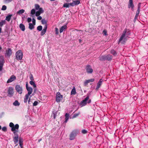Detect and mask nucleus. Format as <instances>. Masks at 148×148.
Masks as SVG:
<instances>
[{
  "instance_id": "nucleus-14",
  "label": "nucleus",
  "mask_w": 148,
  "mask_h": 148,
  "mask_svg": "<svg viewBox=\"0 0 148 148\" xmlns=\"http://www.w3.org/2000/svg\"><path fill=\"white\" fill-rule=\"evenodd\" d=\"M14 135L15 136L14 137L13 140L15 144H16L18 141V136L16 134V132L15 134H14Z\"/></svg>"
},
{
  "instance_id": "nucleus-12",
  "label": "nucleus",
  "mask_w": 148,
  "mask_h": 148,
  "mask_svg": "<svg viewBox=\"0 0 148 148\" xmlns=\"http://www.w3.org/2000/svg\"><path fill=\"white\" fill-rule=\"evenodd\" d=\"M12 50L10 48H8L6 51L5 56L8 57L10 56L12 54Z\"/></svg>"
},
{
  "instance_id": "nucleus-31",
  "label": "nucleus",
  "mask_w": 148,
  "mask_h": 148,
  "mask_svg": "<svg viewBox=\"0 0 148 148\" xmlns=\"http://www.w3.org/2000/svg\"><path fill=\"white\" fill-rule=\"evenodd\" d=\"M57 112L56 111H53V114L52 115V116H53V118L55 119L56 117V114H57Z\"/></svg>"
},
{
  "instance_id": "nucleus-53",
  "label": "nucleus",
  "mask_w": 148,
  "mask_h": 148,
  "mask_svg": "<svg viewBox=\"0 0 148 148\" xmlns=\"http://www.w3.org/2000/svg\"><path fill=\"white\" fill-rule=\"evenodd\" d=\"M30 79L31 81H33L34 80V77L32 74H31L30 76Z\"/></svg>"
},
{
  "instance_id": "nucleus-16",
  "label": "nucleus",
  "mask_w": 148,
  "mask_h": 148,
  "mask_svg": "<svg viewBox=\"0 0 148 148\" xmlns=\"http://www.w3.org/2000/svg\"><path fill=\"white\" fill-rule=\"evenodd\" d=\"M94 80L95 79H90L86 80L84 82V84L85 86H86L89 82H93L94 81Z\"/></svg>"
},
{
  "instance_id": "nucleus-57",
  "label": "nucleus",
  "mask_w": 148,
  "mask_h": 148,
  "mask_svg": "<svg viewBox=\"0 0 148 148\" xmlns=\"http://www.w3.org/2000/svg\"><path fill=\"white\" fill-rule=\"evenodd\" d=\"M34 88V93H36V92L37 91V89L36 88V87L35 88Z\"/></svg>"
},
{
  "instance_id": "nucleus-7",
  "label": "nucleus",
  "mask_w": 148,
  "mask_h": 148,
  "mask_svg": "<svg viewBox=\"0 0 148 148\" xmlns=\"http://www.w3.org/2000/svg\"><path fill=\"white\" fill-rule=\"evenodd\" d=\"M78 133V131L77 130H74L73 131L70 135V139L71 140H74Z\"/></svg>"
},
{
  "instance_id": "nucleus-6",
  "label": "nucleus",
  "mask_w": 148,
  "mask_h": 148,
  "mask_svg": "<svg viewBox=\"0 0 148 148\" xmlns=\"http://www.w3.org/2000/svg\"><path fill=\"white\" fill-rule=\"evenodd\" d=\"M14 89L11 86H10L8 88L7 92L8 93V96L9 97H11L13 96L14 94Z\"/></svg>"
},
{
  "instance_id": "nucleus-51",
  "label": "nucleus",
  "mask_w": 148,
  "mask_h": 148,
  "mask_svg": "<svg viewBox=\"0 0 148 148\" xmlns=\"http://www.w3.org/2000/svg\"><path fill=\"white\" fill-rule=\"evenodd\" d=\"M87 132V131L85 130H82V133L83 134H86Z\"/></svg>"
},
{
  "instance_id": "nucleus-54",
  "label": "nucleus",
  "mask_w": 148,
  "mask_h": 148,
  "mask_svg": "<svg viewBox=\"0 0 148 148\" xmlns=\"http://www.w3.org/2000/svg\"><path fill=\"white\" fill-rule=\"evenodd\" d=\"M33 24H34V25H35L36 24V21L33 18L32 19V21Z\"/></svg>"
},
{
  "instance_id": "nucleus-56",
  "label": "nucleus",
  "mask_w": 148,
  "mask_h": 148,
  "mask_svg": "<svg viewBox=\"0 0 148 148\" xmlns=\"http://www.w3.org/2000/svg\"><path fill=\"white\" fill-rule=\"evenodd\" d=\"M42 18L41 16H38L37 17V19L38 20H40L42 19Z\"/></svg>"
},
{
  "instance_id": "nucleus-18",
  "label": "nucleus",
  "mask_w": 148,
  "mask_h": 148,
  "mask_svg": "<svg viewBox=\"0 0 148 148\" xmlns=\"http://www.w3.org/2000/svg\"><path fill=\"white\" fill-rule=\"evenodd\" d=\"M67 26L65 25L62 26L60 29V32L61 33L66 28Z\"/></svg>"
},
{
  "instance_id": "nucleus-23",
  "label": "nucleus",
  "mask_w": 148,
  "mask_h": 148,
  "mask_svg": "<svg viewBox=\"0 0 148 148\" xmlns=\"http://www.w3.org/2000/svg\"><path fill=\"white\" fill-rule=\"evenodd\" d=\"M13 104L15 106H18L20 105V103L17 100H16L13 102Z\"/></svg>"
},
{
  "instance_id": "nucleus-63",
  "label": "nucleus",
  "mask_w": 148,
  "mask_h": 148,
  "mask_svg": "<svg viewBox=\"0 0 148 148\" xmlns=\"http://www.w3.org/2000/svg\"><path fill=\"white\" fill-rule=\"evenodd\" d=\"M1 27H0V33L1 32Z\"/></svg>"
},
{
  "instance_id": "nucleus-3",
  "label": "nucleus",
  "mask_w": 148,
  "mask_h": 148,
  "mask_svg": "<svg viewBox=\"0 0 148 148\" xmlns=\"http://www.w3.org/2000/svg\"><path fill=\"white\" fill-rule=\"evenodd\" d=\"M89 99V96H87L86 98L82 101L80 103V105L81 107L86 106L87 103H89L91 102V100L89 99L88 102V100Z\"/></svg>"
},
{
  "instance_id": "nucleus-35",
  "label": "nucleus",
  "mask_w": 148,
  "mask_h": 148,
  "mask_svg": "<svg viewBox=\"0 0 148 148\" xmlns=\"http://www.w3.org/2000/svg\"><path fill=\"white\" fill-rule=\"evenodd\" d=\"M73 1L74 2L75 4V5H78L80 3V1L79 0H77L75 1Z\"/></svg>"
},
{
  "instance_id": "nucleus-47",
  "label": "nucleus",
  "mask_w": 148,
  "mask_h": 148,
  "mask_svg": "<svg viewBox=\"0 0 148 148\" xmlns=\"http://www.w3.org/2000/svg\"><path fill=\"white\" fill-rule=\"evenodd\" d=\"M103 33L105 36H106L107 35V32L106 30H104L103 31Z\"/></svg>"
},
{
  "instance_id": "nucleus-4",
  "label": "nucleus",
  "mask_w": 148,
  "mask_h": 148,
  "mask_svg": "<svg viewBox=\"0 0 148 148\" xmlns=\"http://www.w3.org/2000/svg\"><path fill=\"white\" fill-rule=\"evenodd\" d=\"M16 58L18 60L22 59L23 56V54L22 51L21 50H18L16 53Z\"/></svg>"
},
{
  "instance_id": "nucleus-64",
  "label": "nucleus",
  "mask_w": 148,
  "mask_h": 148,
  "mask_svg": "<svg viewBox=\"0 0 148 148\" xmlns=\"http://www.w3.org/2000/svg\"><path fill=\"white\" fill-rule=\"evenodd\" d=\"M41 140V139L39 140L38 141V142H40Z\"/></svg>"
},
{
  "instance_id": "nucleus-44",
  "label": "nucleus",
  "mask_w": 148,
  "mask_h": 148,
  "mask_svg": "<svg viewBox=\"0 0 148 148\" xmlns=\"http://www.w3.org/2000/svg\"><path fill=\"white\" fill-rule=\"evenodd\" d=\"M69 4L70 5L72 6H74L75 5L73 1L72 3H70Z\"/></svg>"
},
{
  "instance_id": "nucleus-17",
  "label": "nucleus",
  "mask_w": 148,
  "mask_h": 148,
  "mask_svg": "<svg viewBox=\"0 0 148 148\" xmlns=\"http://www.w3.org/2000/svg\"><path fill=\"white\" fill-rule=\"evenodd\" d=\"M26 89L28 92V93L27 94L29 95H31L33 91L32 88L30 87H29V88H27Z\"/></svg>"
},
{
  "instance_id": "nucleus-61",
  "label": "nucleus",
  "mask_w": 148,
  "mask_h": 148,
  "mask_svg": "<svg viewBox=\"0 0 148 148\" xmlns=\"http://www.w3.org/2000/svg\"><path fill=\"white\" fill-rule=\"evenodd\" d=\"M30 97L29 98V99L28 100V103L29 104V102H30Z\"/></svg>"
},
{
  "instance_id": "nucleus-19",
  "label": "nucleus",
  "mask_w": 148,
  "mask_h": 148,
  "mask_svg": "<svg viewBox=\"0 0 148 148\" xmlns=\"http://www.w3.org/2000/svg\"><path fill=\"white\" fill-rule=\"evenodd\" d=\"M29 95L27 94L25 95L24 99V103H26L27 102L29 98Z\"/></svg>"
},
{
  "instance_id": "nucleus-60",
  "label": "nucleus",
  "mask_w": 148,
  "mask_h": 148,
  "mask_svg": "<svg viewBox=\"0 0 148 148\" xmlns=\"http://www.w3.org/2000/svg\"><path fill=\"white\" fill-rule=\"evenodd\" d=\"M103 81V79H100L99 81V82L102 83Z\"/></svg>"
},
{
  "instance_id": "nucleus-55",
  "label": "nucleus",
  "mask_w": 148,
  "mask_h": 148,
  "mask_svg": "<svg viewBox=\"0 0 148 148\" xmlns=\"http://www.w3.org/2000/svg\"><path fill=\"white\" fill-rule=\"evenodd\" d=\"M32 21V19L30 18H27V21L29 23Z\"/></svg>"
},
{
  "instance_id": "nucleus-40",
  "label": "nucleus",
  "mask_w": 148,
  "mask_h": 148,
  "mask_svg": "<svg viewBox=\"0 0 148 148\" xmlns=\"http://www.w3.org/2000/svg\"><path fill=\"white\" fill-rule=\"evenodd\" d=\"M12 0H4L5 3H9L12 1Z\"/></svg>"
},
{
  "instance_id": "nucleus-21",
  "label": "nucleus",
  "mask_w": 148,
  "mask_h": 148,
  "mask_svg": "<svg viewBox=\"0 0 148 148\" xmlns=\"http://www.w3.org/2000/svg\"><path fill=\"white\" fill-rule=\"evenodd\" d=\"M12 15V14H8L7 16H6L5 20L8 21H9L11 19V16Z\"/></svg>"
},
{
  "instance_id": "nucleus-2",
  "label": "nucleus",
  "mask_w": 148,
  "mask_h": 148,
  "mask_svg": "<svg viewBox=\"0 0 148 148\" xmlns=\"http://www.w3.org/2000/svg\"><path fill=\"white\" fill-rule=\"evenodd\" d=\"M9 126L11 127V131L13 132V133L15 134L16 132H17L16 130H18L19 126L18 124H16L15 125L13 123L11 122L10 123Z\"/></svg>"
},
{
  "instance_id": "nucleus-24",
  "label": "nucleus",
  "mask_w": 148,
  "mask_h": 148,
  "mask_svg": "<svg viewBox=\"0 0 148 148\" xmlns=\"http://www.w3.org/2000/svg\"><path fill=\"white\" fill-rule=\"evenodd\" d=\"M41 22L42 24L45 25L44 26H45L46 25L47 26V21L46 20L44 19H42L41 20Z\"/></svg>"
},
{
  "instance_id": "nucleus-8",
  "label": "nucleus",
  "mask_w": 148,
  "mask_h": 148,
  "mask_svg": "<svg viewBox=\"0 0 148 148\" xmlns=\"http://www.w3.org/2000/svg\"><path fill=\"white\" fill-rule=\"evenodd\" d=\"M62 98V96L61 95L60 93L58 92L56 95V101L57 102H59L61 100Z\"/></svg>"
},
{
  "instance_id": "nucleus-20",
  "label": "nucleus",
  "mask_w": 148,
  "mask_h": 148,
  "mask_svg": "<svg viewBox=\"0 0 148 148\" xmlns=\"http://www.w3.org/2000/svg\"><path fill=\"white\" fill-rule=\"evenodd\" d=\"M69 114L67 113H66L65 115V121H64L65 123H66L67 122L69 119Z\"/></svg>"
},
{
  "instance_id": "nucleus-32",
  "label": "nucleus",
  "mask_w": 148,
  "mask_h": 148,
  "mask_svg": "<svg viewBox=\"0 0 148 148\" xmlns=\"http://www.w3.org/2000/svg\"><path fill=\"white\" fill-rule=\"evenodd\" d=\"M101 84H102L101 83L98 82L97 83V85L96 86V89L98 90L99 88L100 87V86H101Z\"/></svg>"
},
{
  "instance_id": "nucleus-13",
  "label": "nucleus",
  "mask_w": 148,
  "mask_h": 148,
  "mask_svg": "<svg viewBox=\"0 0 148 148\" xmlns=\"http://www.w3.org/2000/svg\"><path fill=\"white\" fill-rule=\"evenodd\" d=\"M16 79V77L14 75H12L10 77L9 79L7 81V83H10L14 81Z\"/></svg>"
},
{
  "instance_id": "nucleus-11",
  "label": "nucleus",
  "mask_w": 148,
  "mask_h": 148,
  "mask_svg": "<svg viewBox=\"0 0 148 148\" xmlns=\"http://www.w3.org/2000/svg\"><path fill=\"white\" fill-rule=\"evenodd\" d=\"M128 8H131L132 11H134V5L133 2V0H129L128 5Z\"/></svg>"
},
{
  "instance_id": "nucleus-41",
  "label": "nucleus",
  "mask_w": 148,
  "mask_h": 148,
  "mask_svg": "<svg viewBox=\"0 0 148 148\" xmlns=\"http://www.w3.org/2000/svg\"><path fill=\"white\" fill-rule=\"evenodd\" d=\"M38 104V102L37 101H35L33 103V106H36Z\"/></svg>"
},
{
  "instance_id": "nucleus-46",
  "label": "nucleus",
  "mask_w": 148,
  "mask_h": 148,
  "mask_svg": "<svg viewBox=\"0 0 148 148\" xmlns=\"http://www.w3.org/2000/svg\"><path fill=\"white\" fill-rule=\"evenodd\" d=\"M38 11L40 13L41 12V14L42 13H43V9H42V8H40L39 9V10H38Z\"/></svg>"
},
{
  "instance_id": "nucleus-49",
  "label": "nucleus",
  "mask_w": 148,
  "mask_h": 148,
  "mask_svg": "<svg viewBox=\"0 0 148 148\" xmlns=\"http://www.w3.org/2000/svg\"><path fill=\"white\" fill-rule=\"evenodd\" d=\"M79 113H77V114H74V115H73V118H75L76 117L78 116L79 115Z\"/></svg>"
},
{
  "instance_id": "nucleus-28",
  "label": "nucleus",
  "mask_w": 148,
  "mask_h": 148,
  "mask_svg": "<svg viewBox=\"0 0 148 148\" xmlns=\"http://www.w3.org/2000/svg\"><path fill=\"white\" fill-rule=\"evenodd\" d=\"M34 25H34V24H32L31 23H29V28L31 30L33 29L34 28Z\"/></svg>"
},
{
  "instance_id": "nucleus-48",
  "label": "nucleus",
  "mask_w": 148,
  "mask_h": 148,
  "mask_svg": "<svg viewBox=\"0 0 148 148\" xmlns=\"http://www.w3.org/2000/svg\"><path fill=\"white\" fill-rule=\"evenodd\" d=\"M141 7V3H139L138 5V10H140V8Z\"/></svg>"
},
{
  "instance_id": "nucleus-27",
  "label": "nucleus",
  "mask_w": 148,
  "mask_h": 148,
  "mask_svg": "<svg viewBox=\"0 0 148 148\" xmlns=\"http://www.w3.org/2000/svg\"><path fill=\"white\" fill-rule=\"evenodd\" d=\"M76 93V92L75 88V87H74L71 91V95H75Z\"/></svg>"
},
{
  "instance_id": "nucleus-36",
  "label": "nucleus",
  "mask_w": 148,
  "mask_h": 148,
  "mask_svg": "<svg viewBox=\"0 0 148 148\" xmlns=\"http://www.w3.org/2000/svg\"><path fill=\"white\" fill-rule=\"evenodd\" d=\"M110 52L114 56H115L116 54V52L114 50H112L110 51Z\"/></svg>"
},
{
  "instance_id": "nucleus-62",
  "label": "nucleus",
  "mask_w": 148,
  "mask_h": 148,
  "mask_svg": "<svg viewBox=\"0 0 148 148\" xmlns=\"http://www.w3.org/2000/svg\"><path fill=\"white\" fill-rule=\"evenodd\" d=\"M66 2H70V0H66Z\"/></svg>"
},
{
  "instance_id": "nucleus-42",
  "label": "nucleus",
  "mask_w": 148,
  "mask_h": 148,
  "mask_svg": "<svg viewBox=\"0 0 148 148\" xmlns=\"http://www.w3.org/2000/svg\"><path fill=\"white\" fill-rule=\"evenodd\" d=\"M6 6L5 5H3L2 6L1 10H5L6 9Z\"/></svg>"
},
{
  "instance_id": "nucleus-9",
  "label": "nucleus",
  "mask_w": 148,
  "mask_h": 148,
  "mask_svg": "<svg viewBox=\"0 0 148 148\" xmlns=\"http://www.w3.org/2000/svg\"><path fill=\"white\" fill-rule=\"evenodd\" d=\"M15 89L20 94H21L22 93V87L19 85H16L15 86Z\"/></svg>"
},
{
  "instance_id": "nucleus-30",
  "label": "nucleus",
  "mask_w": 148,
  "mask_h": 148,
  "mask_svg": "<svg viewBox=\"0 0 148 148\" xmlns=\"http://www.w3.org/2000/svg\"><path fill=\"white\" fill-rule=\"evenodd\" d=\"M30 84L34 88L36 87V85L35 83L33 81H31L29 82Z\"/></svg>"
},
{
  "instance_id": "nucleus-26",
  "label": "nucleus",
  "mask_w": 148,
  "mask_h": 148,
  "mask_svg": "<svg viewBox=\"0 0 148 148\" xmlns=\"http://www.w3.org/2000/svg\"><path fill=\"white\" fill-rule=\"evenodd\" d=\"M6 21L5 20H2L0 21V27H2L5 24Z\"/></svg>"
},
{
  "instance_id": "nucleus-37",
  "label": "nucleus",
  "mask_w": 148,
  "mask_h": 148,
  "mask_svg": "<svg viewBox=\"0 0 148 148\" xmlns=\"http://www.w3.org/2000/svg\"><path fill=\"white\" fill-rule=\"evenodd\" d=\"M36 13V11L35 9H32L31 12V14L32 15H34Z\"/></svg>"
},
{
  "instance_id": "nucleus-43",
  "label": "nucleus",
  "mask_w": 148,
  "mask_h": 148,
  "mask_svg": "<svg viewBox=\"0 0 148 148\" xmlns=\"http://www.w3.org/2000/svg\"><path fill=\"white\" fill-rule=\"evenodd\" d=\"M2 129V130L4 132H6L7 130V127H3Z\"/></svg>"
},
{
  "instance_id": "nucleus-52",
  "label": "nucleus",
  "mask_w": 148,
  "mask_h": 148,
  "mask_svg": "<svg viewBox=\"0 0 148 148\" xmlns=\"http://www.w3.org/2000/svg\"><path fill=\"white\" fill-rule=\"evenodd\" d=\"M140 10H138L136 12V15L139 16Z\"/></svg>"
},
{
  "instance_id": "nucleus-25",
  "label": "nucleus",
  "mask_w": 148,
  "mask_h": 148,
  "mask_svg": "<svg viewBox=\"0 0 148 148\" xmlns=\"http://www.w3.org/2000/svg\"><path fill=\"white\" fill-rule=\"evenodd\" d=\"M4 60L3 57L2 56H0V64H3Z\"/></svg>"
},
{
  "instance_id": "nucleus-58",
  "label": "nucleus",
  "mask_w": 148,
  "mask_h": 148,
  "mask_svg": "<svg viewBox=\"0 0 148 148\" xmlns=\"http://www.w3.org/2000/svg\"><path fill=\"white\" fill-rule=\"evenodd\" d=\"M138 16L137 15H135V16L134 19L135 20H136V19H137Z\"/></svg>"
},
{
  "instance_id": "nucleus-33",
  "label": "nucleus",
  "mask_w": 148,
  "mask_h": 148,
  "mask_svg": "<svg viewBox=\"0 0 148 148\" xmlns=\"http://www.w3.org/2000/svg\"><path fill=\"white\" fill-rule=\"evenodd\" d=\"M37 30L40 31L42 30V26L39 25L37 27Z\"/></svg>"
},
{
  "instance_id": "nucleus-1",
  "label": "nucleus",
  "mask_w": 148,
  "mask_h": 148,
  "mask_svg": "<svg viewBox=\"0 0 148 148\" xmlns=\"http://www.w3.org/2000/svg\"><path fill=\"white\" fill-rule=\"evenodd\" d=\"M126 32L127 30L125 29L119 40V44L121 43V44H124L127 41L128 37L126 35Z\"/></svg>"
},
{
  "instance_id": "nucleus-59",
  "label": "nucleus",
  "mask_w": 148,
  "mask_h": 148,
  "mask_svg": "<svg viewBox=\"0 0 148 148\" xmlns=\"http://www.w3.org/2000/svg\"><path fill=\"white\" fill-rule=\"evenodd\" d=\"M26 89H27V88H29V87H28V83L27 82L26 84Z\"/></svg>"
},
{
  "instance_id": "nucleus-39",
  "label": "nucleus",
  "mask_w": 148,
  "mask_h": 148,
  "mask_svg": "<svg viewBox=\"0 0 148 148\" xmlns=\"http://www.w3.org/2000/svg\"><path fill=\"white\" fill-rule=\"evenodd\" d=\"M41 12H40L38 11L36 12L35 15L36 16H39L41 14Z\"/></svg>"
},
{
  "instance_id": "nucleus-15",
  "label": "nucleus",
  "mask_w": 148,
  "mask_h": 148,
  "mask_svg": "<svg viewBox=\"0 0 148 148\" xmlns=\"http://www.w3.org/2000/svg\"><path fill=\"white\" fill-rule=\"evenodd\" d=\"M47 27L46 25L44 26L43 29L42 30V31L41 32L40 35L41 36H43L45 33L47 31Z\"/></svg>"
},
{
  "instance_id": "nucleus-29",
  "label": "nucleus",
  "mask_w": 148,
  "mask_h": 148,
  "mask_svg": "<svg viewBox=\"0 0 148 148\" xmlns=\"http://www.w3.org/2000/svg\"><path fill=\"white\" fill-rule=\"evenodd\" d=\"M25 11V10L23 9H21L19 10L17 12V14L19 15H20L23 13Z\"/></svg>"
},
{
  "instance_id": "nucleus-45",
  "label": "nucleus",
  "mask_w": 148,
  "mask_h": 148,
  "mask_svg": "<svg viewBox=\"0 0 148 148\" xmlns=\"http://www.w3.org/2000/svg\"><path fill=\"white\" fill-rule=\"evenodd\" d=\"M55 33L56 34H58V28L56 27L55 28Z\"/></svg>"
},
{
  "instance_id": "nucleus-38",
  "label": "nucleus",
  "mask_w": 148,
  "mask_h": 148,
  "mask_svg": "<svg viewBox=\"0 0 148 148\" xmlns=\"http://www.w3.org/2000/svg\"><path fill=\"white\" fill-rule=\"evenodd\" d=\"M35 8L36 10H38L40 8V6L38 4H36L35 5Z\"/></svg>"
},
{
  "instance_id": "nucleus-5",
  "label": "nucleus",
  "mask_w": 148,
  "mask_h": 148,
  "mask_svg": "<svg viewBox=\"0 0 148 148\" xmlns=\"http://www.w3.org/2000/svg\"><path fill=\"white\" fill-rule=\"evenodd\" d=\"M99 58L100 60H110L112 59V56L111 55H108L106 56H100L99 57Z\"/></svg>"
},
{
  "instance_id": "nucleus-50",
  "label": "nucleus",
  "mask_w": 148,
  "mask_h": 148,
  "mask_svg": "<svg viewBox=\"0 0 148 148\" xmlns=\"http://www.w3.org/2000/svg\"><path fill=\"white\" fill-rule=\"evenodd\" d=\"M3 64H0V72H1L2 69Z\"/></svg>"
},
{
  "instance_id": "nucleus-34",
  "label": "nucleus",
  "mask_w": 148,
  "mask_h": 148,
  "mask_svg": "<svg viewBox=\"0 0 148 148\" xmlns=\"http://www.w3.org/2000/svg\"><path fill=\"white\" fill-rule=\"evenodd\" d=\"M69 5H70L69 3H65L64 4L63 7L64 8H68L69 7Z\"/></svg>"
},
{
  "instance_id": "nucleus-10",
  "label": "nucleus",
  "mask_w": 148,
  "mask_h": 148,
  "mask_svg": "<svg viewBox=\"0 0 148 148\" xmlns=\"http://www.w3.org/2000/svg\"><path fill=\"white\" fill-rule=\"evenodd\" d=\"M87 73H92L93 70L91 66L89 65H87L86 68Z\"/></svg>"
},
{
  "instance_id": "nucleus-22",
  "label": "nucleus",
  "mask_w": 148,
  "mask_h": 148,
  "mask_svg": "<svg viewBox=\"0 0 148 148\" xmlns=\"http://www.w3.org/2000/svg\"><path fill=\"white\" fill-rule=\"evenodd\" d=\"M19 27L23 31H25V26L24 25L22 24H20L19 25Z\"/></svg>"
}]
</instances>
